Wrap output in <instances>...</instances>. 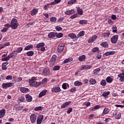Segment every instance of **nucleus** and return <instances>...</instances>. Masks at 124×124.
I'll return each mask as SVG.
<instances>
[{
  "label": "nucleus",
  "instance_id": "nucleus-1",
  "mask_svg": "<svg viewBox=\"0 0 124 124\" xmlns=\"http://www.w3.org/2000/svg\"><path fill=\"white\" fill-rule=\"evenodd\" d=\"M11 28L13 30H16L18 26H19V23H18V20L16 18H13L11 21Z\"/></svg>",
  "mask_w": 124,
  "mask_h": 124
},
{
  "label": "nucleus",
  "instance_id": "nucleus-2",
  "mask_svg": "<svg viewBox=\"0 0 124 124\" xmlns=\"http://www.w3.org/2000/svg\"><path fill=\"white\" fill-rule=\"evenodd\" d=\"M57 61V55H53L50 59V62H49V65L50 67H53L54 65H55V63H56V62Z\"/></svg>",
  "mask_w": 124,
  "mask_h": 124
},
{
  "label": "nucleus",
  "instance_id": "nucleus-3",
  "mask_svg": "<svg viewBox=\"0 0 124 124\" xmlns=\"http://www.w3.org/2000/svg\"><path fill=\"white\" fill-rule=\"evenodd\" d=\"M63 50H64V44L60 43L58 46L57 52L58 53H62Z\"/></svg>",
  "mask_w": 124,
  "mask_h": 124
},
{
  "label": "nucleus",
  "instance_id": "nucleus-4",
  "mask_svg": "<svg viewBox=\"0 0 124 124\" xmlns=\"http://www.w3.org/2000/svg\"><path fill=\"white\" fill-rule=\"evenodd\" d=\"M13 85H14V83L12 82L4 83L2 84V87L3 89H7V88L13 87Z\"/></svg>",
  "mask_w": 124,
  "mask_h": 124
},
{
  "label": "nucleus",
  "instance_id": "nucleus-5",
  "mask_svg": "<svg viewBox=\"0 0 124 124\" xmlns=\"http://www.w3.org/2000/svg\"><path fill=\"white\" fill-rule=\"evenodd\" d=\"M42 73L44 76L47 77V76H49L50 75V69H49V68L46 67L43 69Z\"/></svg>",
  "mask_w": 124,
  "mask_h": 124
},
{
  "label": "nucleus",
  "instance_id": "nucleus-6",
  "mask_svg": "<svg viewBox=\"0 0 124 124\" xmlns=\"http://www.w3.org/2000/svg\"><path fill=\"white\" fill-rule=\"evenodd\" d=\"M118 39H119V36L118 35H114L110 39V41L112 44H116L118 42Z\"/></svg>",
  "mask_w": 124,
  "mask_h": 124
},
{
  "label": "nucleus",
  "instance_id": "nucleus-7",
  "mask_svg": "<svg viewBox=\"0 0 124 124\" xmlns=\"http://www.w3.org/2000/svg\"><path fill=\"white\" fill-rule=\"evenodd\" d=\"M68 37H70L71 39H74V41H77L78 40V37L75 33H72L68 35Z\"/></svg>",
  "mask_w": 124,
  "mask_h": 124
},
{
  "label": "nucleus",
  "instance_id": "nucleus-8",
  "mask_svg": "<svg viewBox=\"0 0 124 124\" xmlns=\"http://www.w3.org/2000/svg\"><path fill=\"white\" fill-rule=\"evenodd\" d=\"M30 119L31 123H32V124H34V123H35V121H36V115H35V114L33 113L31 114L30 116Z\"/></svg>",
  "mask_w": 124,
  "mask_h": 124
},
{
  "label": "nucleus",
  "instance_id": "nucleus-9",
  "mask_svg": "<svg viewBox=\"0 0 124 124\" xmlns=\"http://www.w3.org/2000/svg\"><path fill=\"white\" fill-rule=\"evenodd\" d=\"M111 34L109 30L107 31L106 32H103L102 34V37H109V36Z\"/></svg>",
  "mask_w": 124,
  "mask_h": 124
},
{
  "label": "nucleus",
  "instance_id": "nucleus-10",
  "mask_svg": "<svg viewBox=\"0 0 124 124\" xmlns=\"http://www.w3.org/2000/svg\"><path fill=\"white\" fill-rule=\"evenodd\" d=\"M29 83L31 87H38V86L40 85L39 82H37L35 81L29 82Z\"/></svg>",
  "mask_w": 124,
  "mask_h": 124
},
{
  "label": "nucleus",
  "instance_id": "nucleus-11",
  "mask_svg": "<svg viewBox=\"0 0 124 124\" xmlns=\"http://www.w3.org/2000/svg\"><path fill=\"white\" fill-rule=\"evenodd\" d=\"M26 101L28 102H31L32 101V97L30 95V94H27L25 95Z\"/></svg>",
  "mask_w": 124,
  "mask_h": 124
},
{
  "label": "nucleus",
  "instance_id": "nucleus-12",
  "mask_svg": "<svg viewBox=\"0 0 124 124\" xmlns=\"http://www.w3.org/2000/svg\"><path fill=\"white\" fill-rule=\"evenodd\" d=\"M56 35H57V32H50L48 34L47 37L48 38H54V37H56Z\"/></svg>",
  "mask_w": 124,
  "mask_h": 124
},
{
  "label": "nucleus",
  "instance_id": "nucleus-13",
  "mask_svg": "<svg viewBox=\"0 0 124 124\" xmlns=\"http://www.w3.org/2000/svg\"><path fill=\"white\" fill-rule=\"evenodd\" d=\"M43 119H44V117L43 115L39 116L37 119V124H41Z\"/></svg>",
  "mask_w": 124,
  "mask_h": 124
},
{
  "label": "nucleus",
  "instance_id": "nucleus-14",
  "mask_svg": "<svg viewBox=\"0 0 124 124\" xmlns=\"http://www.w3.org/2000/svg\"><path fill=\"white\" fill-rule=\"evenodd\" d=\"M97 38V35L93 36L88 40V43H93V42L94 41H95V40H96Z\"/></svg>",
  "mask_w": 124,
  "mask_h": 124
},
{
  "label": "nucleus",
  "instance_id": "nucleus-15",
  "mask_svg": "<svg viewBox=\"0 0 124 124\" xmlns=\"http://www.w3.org/2000/svg\"><path fill=\"white\" fill-rule=\"evenodd\" d=\"M92 68V66L91 65H82L81 68L80 69L81 70H87V69H91Z\"/></svg>",
  "mask_w": 124,
  "mask_h": 124
},
{
  "label": "nucleus",
  "instance_id": "nucleus-16",
  "mask_svg": "<svg viewBox=\"0 0 124 124\" xmlns=\"http://www.w3.org/2000/svg\"><path fill=\"white\" fill-rule=\"evenodd\" d=\"M75 11L74 10H69L64 12L65 14L66 15H72V14H74Z\"/></svg>",
  "mask_w": 124,
  "mask_h": 124
},
{
  "label": "nucleus",
  "instance_id": "nucleus-17",
  "mask_svg": "<svg viewBox=\"0 0 124 124\" xmlns=\"http://www.w3.org/2000/svg\"><path fill=\"white\" fill-rule=\"evenodd\" d=\"M70 103H71V101H70L65 102L61 105V108H62V109L63 108H66V107H67V106H68V105H69Z\"/></svg>",
  "mask_w": 124,
  "mask_h": 124
},
{
  "label": "nucleus",
  "instance_id": "nucleus-18",
  "mask_svg": "<svg viewBox=\"0 0 124 124\" xmlns=\"http://www.w3.org/2000/svg\"><path fill=\"white\" fill-rule=\"evenodd\" d=\"M109 112H110V109L108 108H105L102 112V115L104 116V115H107Z\"/></svg>",
  "mask_w": 124,
  "mask_h": 124
},
{
  "label": "nucleus",
  "instance_id": "nucleus-19",
  "mask_svg": "<svg viewBox=\"0 0 124 124\" xmlns=\"http://www.w3.org/2000/svg\"><path fill=\"white\" fill-rule=\"evenodd\" d=\"M60 91L61 88L59 87H54L51 89V92H52V93H60Z\"/></svg>",
  "mask_w": 124,
  "mask_h": 124
},
{
  "label": "nucleus",
  "instance_id": "nucleus-20",
  "mask_svg": "<svg viewBox=\"0 0 124 124\" xmlns=\"http://www.w3.org/2000/svg\"><path fill=\"white\" fill-rule=\"evenodd\" d=\"M38 13V10L37 9H33L31 11V16H34V15H36Z\"/></svg>",
  "mask_w": 124,
  "mask_h": 124
},
{
  "label": "nucleus",
  "instance_id": "nucleus-21",
  "mask_svg": "<svg viewBox=\"0 0 124 124\" xmlns=\"http://www.w3.org/2000/svg\"><path fill=\"white\" fill-rule=\"evenodd\" d=\"M62 1V0H54L53 2H51L50 3L47 4V5H55V4H58Z\"/></svg>",
  "mask_w": 124,
  "mask_h": 124
},
{
  "label": "nucleus",
  "instance_id": "nucleus-22",
  "mask_svg": "<svg viewBox=\"0 0 124 124\" xmlns=\"http://www.w3.org/2000/svg\"><path fill=\"white\" fill-rule=\"evenodd\" d=\"M5 115V110L2 109L0 110V119H2Z\"/></svg>",
  "mask_w": 124,
  "mask_h": 124
},
{
  "label": "nucleus",
  "instance_id": "nucleus-23",
  "mask_svg": "<svg viewBox=\"0 0 124 124\" xmlns=\"http://www.w3.org/2000/svg\"><path fill=\"white\" fill-rule=\"evenodd\" d=\"M116 53V51H108L106 53H105L104 55L105 56H111V55H114Z\"/></svg>",
  "mask_w": 124,
  "mask_h": 124
},
{
  "label": "nucleus",
  "instance_id": "nucleus-24",
  "mask_svg": "<svg viewBox=\"0 0 124 124\" xmlns=\"http://www.w3.org/2000/svg\"><path fill=\"white\" fill-rule=\"evenodd\" d=\"M46 91H42L38 95L39 98H40V97H42V96H44L45 94H46Z\"/></svg>",
  "mask_w": 124,
  "mask_h": 124
},
{
  "label": "nucleus",
  "instance_id": "nucleus-25",
  "mask_svg": "<svg viewBox=\"0 0 124 124\" xmlns=\"http://www.w3.org/2000/svg\"><path fill=\"white\" fill-rule=\"evenodd\" d=\"M20 92L23 93H27V92H29V89L26 87H21L20 88Z\"/></svg>",
  "mask_w": 124,
  "mask_h": 124
},
{
  "label": "nucleus",
  "instance_id": "nucleus-26",
  "mask_svg": "<svg viewBox=\"0 0 124 124\" xmlns=\"http://www.w3.org/2000/svg\"><path fill=\"white\" fill-rule=\"evenodd\" d=\"M79 24L80 25H87L88 24V20H81L78 22Z\"/></svg>",
  "mask_w": 124,
  "mask_h": 124
},
{
  "label": "nucleus",
  "instance_id": "nucleus-27",
  "mask_svg": "<svg viewBox=\"0 0 124 124\" xmlns=\"http://www.w3.org/2000/svg\"><path fill=\"white\" fill-rule=\"evenodd\" d=\"M121 117H122L121 112H117L115 113V118L116 119V120H120V119H121Z\"/></svg>",
  "mask_w": 124,
  "mask_h": 124
},
{
  "label": "nucleus",
  "instance_id": "nucleus-28",
  "mask_svg": "<svg viewBox=\"0 0 124 124\" xmlns=\"http://www.w3.org/2000/svg\"><path fill=\"white\" fill-rule=\"evenodd\" d=\"M72 61H73V59L72 58H68L63 61V63H67L68 62H71Z\"/></svg>",
  "mask_w": 124,
  "mask_h": 124
},
{
  "label": "nucleus",
  "instance_id": "nucleus-29",
  "mask_svg": "<svg viewBox=\"0 0 124 124\" xmlns=\"http://www.w3.org/2000/svg\"><path fill=\"white\" fill-rule=\"evenodd\" d=\"M85 60H86V55H82L78 57V61H79V62H83L85 61Z\"/></svg>",
  "mask_w": 124,
  "mask_h": 124
},
{
  "label": "nucleus",
  "instance_id": "nucleus-30",
  "mask_svg": "<svg viewBox=\"0 0 124 124\" xmlns=\"http://www.w3.org/2000/svg\"><path fill=\"white\" fill-rule=\"evenodd\" d=\"M26 55L28 57H32L33 55H34V52L33 51H29L26 53Z\"/></svg>",
  "mask_w": 124,
  "mask_h": 124
},
{
  "label": "nucleus",
  "instance_id": "nucleus-31",
  "mask_svg": "<svg viewBox=\"0 0 124 124\" xmlns=\"http://www.w3.org/2000/svg\"><path fill=\"white\" fill-rule=\"evenodd\" d=\"M84 35H85V31H81L77 35V37H78V38H79V37L84 36Z\"/></svg>",
  "mask_w": 124,
  "mask_h": 124
},
{
  "label": "nucleus",
  "instance_id": "nucleus-32",
  "mask_svg": "<svg viewBox=\"0 0 124 124\" xmlns=\"http://www.w3.org/2000/svg\"><path fill=\"white\" fill-rule=\"evenodd\" d=\"M32 48H33V46L32 45H29L25 47L24 50L25 51H28Z\"/></svg>",
  "mask_w": 124,
  "mask_h": 124
},
{
  "label": "nucleus",
  "instance_id": "nucleus-33",
  "mask_svg": "<svg viewBox=\"0 0 124 124\" xmlns=\"http://www.w3.org/2000/svg\"><path fill=\"white\" fill-rule=\"evenodd\" d=\"M77 10L78 12V14H79V15H83V10L80 8V7H77Z\"/></svg>",
  "mask_w": 124,
  "mask_h": 124
},
{
  "label": "nucleus",
  "instance_id": "nucleus-34",
  "mask_svg": "<svg viewBox=\"0 0 124 124\" xmlns=\"http://www.w3.org/2000/svg\"><path fill=\"white\" fill-rule=\"evenodd\" d=\"M100 46L102 47H104V48H107V47H108V43L106 42H104L100 44Z\"/></svg>",
  "mask_w": 124,
  "mask_h": 124
},
{
  "label": "nucleus",
  "instance_id": "nucleus-35",
  "mask_svg": "<svg viewBox=\"0 0 124 124\" xmlns=\"http://www.w3.org/2000/svg\"><path fill=\"white\" fill-rule=\"evenodd\" d=\"M106 81L107 83H112L113 82V78H111L110 77H108L106 79Z\"/></svg>",
  "mask_w": 124,
  "mask_h": 124
},
{
  "label": "nucleus",
  "instance_id": "nucleus-36",
  "mask_svg": "<svg viewBox=\"0 0 124 124\" xmlns=\"http://www.w3.org/2000/svg\"><path fill=\"white\" fill-rule=\"evenodd\" d=\"M47 81H48L47 78H44L42 79V81L41 82H39V84L40 85H43V84H46V83H47Z\"/></svg>",
  "mask_w": 124,
  "mask_h": 124
},
{
  "label": "nucleus",
  "instance_id": "nucleus-37",
  "mask_svg": "<svg viewBox=\"0 0 124 124\" xmlns=\"http://www.w3.org/2000/svg\"><path fill=\"white\" fill-rule=\"evenodd\" d=\"M44 45H45V43H40L36 45V48H42V47L44 46Z\"/></svg>",
  "mask_w": 124,
  "mask_h": 124
},
{
  "label": "nucleus",
  "instance_id": "nucleus-38",
  "mask_svg": "<svg viewBox=\"0 0 124 124\" xmlns=\"http://www.w3.org/2000/svg\"><path fill=\"white\" fill-rule=\"evenodd\" d=\"M60 69H61V66L60 65H56L53 68V71H57L60 70Z\"/></svg>",
  "mask_w": 124,
  "mask_h": 124
},
{
  "label": "nucleus",
  "instance_id": "nucleus-39",
  "mask_svg": "<svg viewBox=\"0 0 124 124\" xmlns=\"http://www.w3.org/2000/svg\"><path fill=\"white\" fill-rule=\"evenodd\" d=\"M77 0H70L67 2V4L69 5L71 4H75V3L77 2Z\"/></svg>",
  "mask_w": 124,
  "mask_h": 124
},
{
  "label": "nucleus",
  "instance_id": "nucleus-40",
  "mask_svg": "<svg viewBox=\"0 0 124 124\" xmlns=\"http://www.w3.org/2000/svg\"><path fill=\"white\" fill-rule=\"evenodd\" d=\"M96 58L98 59V60H99L101 58V57H102V55H101V52L100 51H98L96 54Z\"/></svg>",
  "mask_w": 124,
  "mask_h": 124
},
{
  "label": "nucleus",
  "instance_id": "nucleus-41",
  "mask_svg": "<svg viewBox=\"0 0 124 124\" xmlns=\"http://www.w3.org/2000/svg\"><path fill=\"white\" fill-rule=\"evenodd\" d=\"M90 85H94L96 83V80L93 78H91L90 80Z\"/></svg>",
  "mask_w": 124,
  "mask_h": 124
},
{
  "label": "nucleus",
  "instance_id": "nucleus-42",
  "mask_svg": "<svg viewBox=\"0 0 124 124\" xmlns=\"http://www.w3.org/2000/svg\"><path fill=\"white\" fill-rule=\"evenodd\" d=\"M92 52L93 53H96V52L98 53L99 52V48L98 47H95L92 49Z\"/></svg>",
  "mask_w": 124,
  "mask_h": 124
},
{
  "label": "nucleus",
  "instance_id": "nucleus-43",
  "mask_svg": "<svg viewBox=\"0 0 124 124\" xmlns=\"http://www.w3.org/2000/svg\"><path fill=\"white\" fill-rule=\"evenodd\" d=\"M63 36V34H62V33H57L56 32V37L57 38H61V37H62Z\"/></svg>",
  "mask_w": 124,
  "mask_h": 124
},
{
  "label": "nucleus",
  "instance_id": "nucleus-44",
  "mask_svg": "<svg viewBox=\"0 0 124 124\" xmlns=\"http://www.w3.org/2000/svg\"><path fill=\"white\" fill-rule=\"evenodd\" d=\"M109 94H110V92L108 91L107 92H104L102 95V96H104V97H106V96L109 95Z\"/></svg>",
  "mask_w": 124,
  "mask_h": 124
},
{
  "label": "nucleus",
  "instance_id": "nucleus-45",
  "mask_svg": "<svg viewBox=\"0 0 124 124\" xmlns=\"http://www.w3.org/2000/svg\"><path fill=\"white\" fill-rule=\"evenodd\" d=\"M106 81L105 79H103L101 81L100 85L102 86L103 87H104V86H106Z\"/></svg>",
  "mask_w": 124,
  "mask_h": 124
},
{
  "label": "nucleus",
  "instance_id": "nucleus-46",
  "mask_svg": "<svg viewBox=\"0 0 124 124\" xmlns=\"http://www.w3.org/2000/svg\"><path fill=\"white\" fill-rule=\"evenodd\" d=\"M50 21L51 23L56 22V21H57V18L56 17H52L50 18Z\"/></svg>",
  "mask_w": 124,
  "mask_h": 124
},
{
  "label": "nucleus",
  "instance_id": "nucleus-47",
  "mask_svg": "<svg viewBox=\"0 0 124 124\" xmlns=\"http://www.w3.org/2000/svg\"><path fill=\"white\" fill-rule=\"evenodd\" d=\"M112 30V32H117L118 31V29H117V27L116 26H113L111 28Z\"/></svg>",
  "mask_w": 124,
  "mask_h": 124
},
{
  "label": "nucleus",
  "instance_id": "nucleus-48",
  "mask_svg": "<svg viewBox=\"0 0 124 124\" xmlns=\"http://www.w3.org/2000/svg\"><path fill=\"white\" fill-rule=\"evenodd\" d=\"M74 85L75 86H82V82L78 81H77L75 82Z\"/></svg>",
  "mask_w": 124,
  "mask_h": 124
},
{
  "label": "nucleus",
  "instance_id": "nucleus-49",
  "mask_svg": "<svg viewBox=\"0 0 124 124\" xmlns=\"http://www.w3.org/2000/svg\"><path fill=\"white\" fill-rule=\"evenodd\" d=\"M100 71V69L97 68L94 70V74H95V75H96L98 74V73H99Z\"/></svg>",
  "mask_w": 124,
  "mask_h": 124
},
{
  "label": "nucleus",
  "instance_id": "nucleus-50",
  "mask_svg": "<svg viewBox=\"0 0 124 124\" xmlns=\"http://www.w3.org/2000/svg\"><path fill=\"white\" fill-rule=\"evenodd\" d=\"M19 102H24L25 101V97L23 96H21L18 98Z\"/></svg>",
  "mask_w": 124,
  "mask_h": 124
},
{
  "label": "nucleus",
  "instance_id": "nucleus-51",
  "mask_svg": "<svg viewBox=\"0 0 124 124\" xmlns=\"http://www.w3.org/2000/svg\"><path fill=\"white\" fill-rule=\"evenodd\" d=\"M43 108L42 107H38L34 108V111H39V110H42Z\"/></svg>",
  "mask_w": 124,
  "mask_h": 124
},
{
  "label": "nucleus",
  "instance_id": "nucleus-52",
  "mask_svg": "<svg viewBox=\"0 0 124 124\" xmlns=\"http://www.w3.org/2000/svg\"><path fill=\"white\" fill-rule=\"evenodd\" d=\"M78 17V14H75L74 15H72L70 16L71 19H75V18H77Z\"/></svg>",
  "mask_w": 124,
  "mask_h": 124
},
{
  "label": "nucleus",
  "instance_id": "nucleus-53",
  "mask_svg": "<svg viewBox=\"0 0 124 124\" xmlns=\"http://www.w3.org/2000/svg\"><path fill=\"white\" fill-rule=\"evenodd\" d=\"M23 51V47H19L17 48V49L16 50V53H21Z\"/></svg>",
  "mask_w": 124,
  "mask_h": 124
},
{
  "label": "nucleus",
  "instance_id": "nucleus-54",
  "mask_svg": "<svg viewBox=\"0 0 124 124\" xmlns=\"http://www.w3.org/2000/svg\"><path fill=\"white\" fill-rule=\"evenodd\" d=\"M94 108V110H97L98 109H100L101 108V106L99 105H97L96 106L93 107Z\"/></svg>",
  "mask_w": 124,
  "mask_h": 124
},
{
  "label": "nucleus",
  "instance_id": "nucleus-55",
  "mask_svg": "<svg viewBox=\"0 0 124 124\" xmlns=\"http://www.w3.org/2000/svg\"><path fill=\"white\" fill-rule=\"evenodd\" d=\"M55 30L57 31H60L62 30V28L60 26H56L55 27Z\"/></svg>",
  "mask_w": 124,
  "mask_h": 124
},
{
  "label": "nucleus",
  "instance_id": "nucleus-56",
  "mask_svg": "<svg viewBox=\"0 0 124 124\" xmlns=\"http://www.w3.org/2000/svg\"><path fill=\"white\" fill-rule=\"evenodd\" d=\"M8 31V28L4 27L3 29L1 30V32H6Z\"/></svg>",
  "mask_w": 124,
  "mask_h": 124
},
{
  "label": "nucleus",
  "instance_id": "nucleus-57",
  "mask_svg": "<svg viewBox=\"0 0 124 124\" xmlns=\"http://www.w3.org/2000/svg\"><path fill=\"white\" fill-rule=\"evenodd\" d=\"M76 91H77L76 87H74L70 89V92L71 93H75V92H76Z\"/></svg>",
  "mask_w": 124,
  "mask_h": 124
},
{
  "label": "nucleus",
  "instance_id": "nucleus-58",
  "mask_svg": "<svg viewBox=\"0 0 124 124\" xmlns=\"http://www.w3.org/2000/svg\"><path fill=\"white\" fill-rule=\"evenodd\" d=\"M2 61L3 62H7V61H9V58L7 56L6 57L2 58Z\"/></svg>",
  "mask_w": 124,
  "mask_h": 124
},
{
  "label": "nucleus",
  "instance_id": "nucleus-59",
  "mask_svg": "<svg viewBox=\"0 0 124 124\" xmlns=\"http://www.w3.org/2000/svg\"><path fill=\"white\" fill-rule=\"evenodd\" d=\"M35 80H36V78H35V77H32L31 79H30L29 80V82H33V81H35Z\"/></svg>",
  "mask_w": 124,
  "mask_h": 124
},
{
  "label": "nucleus",
  "instance_id": "nucleus-60",
  "mask_svg": "<svg viewBox=\"0 0 124 124\" xmlns=\"http://www.w3.org/2000/svg\"><path fill=\"white\" fill-rule=\"evenodd\" d=\"M73 110V108H69L67 111V114H70V113H71Z\"/></svg>",
  "mask_w": 124,
  "mask_h": 124
},
{
  "label": "nucleus",
  "instance_id": "nucleus-61",
  "mask_svg": "<svg viewBox=\"0 0 124 124\" xmlns=\"http://www.w3.org/2000/svg\"><path fill=\"white\" fill-rule=\"evenodd\" d=\"M112 20H116L117 19V16L115 15H112L111 16Z\"/></svg>",
  "mask_w": 124,
  "mask_h": 124
},
{
  "label": "nucleus",
  "instance_id": "nucleus-62",
  "mask_svg": "<svg viewBox=\"0 0 124 124\" xmlns=\"http://www.w3.org/2000/svg\"><path fill=\"white\" fill-rule=\"evenodd\" d=\"M62 88L63 90H66L67 89V87H66V83H63L62 85Z\"/></svg>",
  "mask_w": 124,
  "mask_h": 124
},
{
  "label": "nucleus",
  "instance_id": "nucleus-63",
  "mask_svg": "<svg viewBox=\"0 0 124 124\" xmlns=\"http://www.w3.org/2000/svg\"><path fill=\"white\" fill-rule=\"evenodd\" d=\"M6 80H12V76H8L6 77Z\"/></svg>",
  "mask_w": 124,
  "mask_h": 124
},
{
  "label": "nucleus",
  "instance_id": "nucleus-64",
  "mask_svg": "<svg viewBox=\"0 0 124 124\" xmlns=\"http://www.w3.org/2000/svg\"><path fill=\"white\" fill-rule=\"evenodd\" d=\"M22 80H23V78L21 77H19L16 79V82H21Z\"/></svg>",
  "mask_w": 124,
  "mask_h": 124
}]
</instances>
